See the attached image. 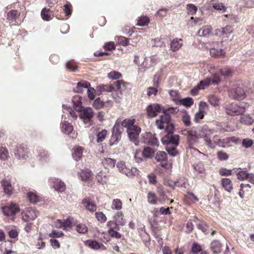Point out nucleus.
Wrapping results in <instances>:
<instances>
[{"label": "nucleus", "instance_id": "4", "mask_svg": "<svg viewBox=\"0 0 254 254\" xmlns=\"http://www.w3.org/2000/svg\"><path fill=\"white\" fill-rule=\"evenodd\" d=\"M1 210L4 216L10 217L12 221L15 219L16 214L20 212L19 205L13 202L2 207Z\"/></svg>", "mask_w": 254, "mask_h": 254}, {"label": "nucleus", "instance_id": "37", "mask_svg": "<svg viewBox=\"0 0 254 254\" xmlns=\"http://www.w3.org/2000/svg\"><path fill=\"white\" fill-rule=\"evenodd\" d=\"M154 152L155 151L153 149L149 147H146L143 149L141 153L144 158H149L153 157Z\"/></svg>", "mask_w": 254, "mask_h": 254}, {"label": "nucleus", "instance_id": "33", "mask_svg": "<svg viewBox=\"0 0 254 254\" xmlns=\"http://www.w3.org/2000/svg\"><path fill=\"white\" fill-rule=\"evenodd\" d=\"M92 175V173L91 171L89 169L83 170L79 173V176L81 180L83 181H89Z\"/></svg>", "mask_w": 254, "mask_h": 254}, {"label": "nucleus", "instance_id": "13", "mask_svg": "<svg viewBox=\"0 0 254 254\" xmlns=\"http://www.w3.org/2000/svg\"><path fill=\"white\" fill-rule=\"evenodd\" d=\"M81 112L79 115L80 118L85 123L89 122L94 115L92 109L90 107H87L82 111L81 110Z\"/></svg>", "mask_w": 254, "mask_h": 254}, {"label": "nucleus", "instance_id": "26", "mask_svg": "<svg viewBox=\"0 0 254 254\" xmlns=\"http://www.w3.org/2000/svg\"><path fill=\"white\" fill-rule=\"evenodd\" d=\"M205 103H201L200 106L201 107L199 108V110L197 113L195 114L194 117V121L198 123L202 120L205 114L204 109L203 108V106H206Z\"/></svg>", "mask_w": 254, "mask_h": 254}, {"label": "nucleus", "instance_id": "48", "mask_svg": "<svg viewBox=\"0 0 254 254\" xmlns=\"http://www.w3.org/2000/svg\"><path fill=\"white\" fill-rule=\"evenodd\" d=\"M166 150L168 153L172 156H175L178 154L176 146L175 145H166Z\"/></svg>", "mask_w": 254, "mask_h": 254}, {"label": "nucleus", "instance_id": "15", "mask_svg": "<svg viewBox=\"0 0 254 254\" xmlns=\"http://www.w3.org/2000/svg\"><path fill=\"white\" fill-rule=\"evenodd\" d=\"M167 156V154L164 151H159L157 152L155 157V160L158 162H160L161 166L165 168H169V164L166 162Z\"/></svg>", "mask_w": 254, "mask_h": 254}, {"label": "nucleus", "instance_id": "11", "mask_svg": "<svg viewBox=\"0 0 254 254\" xmlns=\"http://www.w3.org/2000/svg\"><path fill=\"white\" fill-rule=\"evenodd\" d=\"M237 139L235 137H227L222 139H219L216 141L213 139V142L218 146L223 148H226L232 145V144L236 143Z\"/></svg>", "mask_w": 254, "mask_h": 254}, {"label": "nucleus", "instance_id": "23", "mask_svg": "<svg viewBox=\"0 0 254 254\" xmlns=\"http://www.w3.org/2000/svg\"><path fill=\"white\" fill-rule=\"evenodd\" d=\"M73 103V108L77 112H80L82 110L81 98L79 96H75L72 100Z\"/></svg>", "mask_w": 254, "mask_h": 254}, {"label": "nucleus", "instance_id": "43", "mask_svg": "<svg viewBox=\"0 0 254 254\" xmlns=\"http://www.w3.org/2000/svg\"><path fill=\"white\" fill-rule=\"evenodd\" d=\"M212 7L217 10L222 11V12H226L227 10V7L222 2H215L212 4Z\"/></svg>", "mask_w": 254, "mask_h": 254}, {"label": "nucleus", "instance_id": "47", "mask_svg": "<svg viewBox=\"0 0 254 254\" xmlns=\"http://www.w3.org/2000/svg\"><path fill=\"white\" fill-rule=\"evenodd\" d=\"M180 104L188 107H190L193 104V101L191 98H185L180 100Z\"/></svg>", "mask_w": 254, "mask_h": 254}, {"label": "nucleus", "instance_id": "31", "mask_svg": "<svg viewBox=\"0 0 254 254\" xmlns=\"http://www.w3.org/2000/svg\"><path fill=\"white\" fill-rule=\"evenodd\" d=\"M134 119H126L121 123V125L122 127H126L127 130H128V129L136 127V126L134 125Z\"/></svg>", "mask_w": 254, "mask_h": 254}, {"label": "nucleus", "instance_id": "59", "mask_svg": "<svg viewBox=\"0 0 254 254\" xmlns=\"http://www.w3.org/2000/svg\"><path fill=\"white\" fill-rule=\"evenodd\" d=\"M106 176V173L105 172H103L102 171H100L96 176V179L98 183L101 184L102 185H104L106 183V181L103 179V177H105Z\"/></svg>", "mask_w": 254, "mask_h": 254}, {"label": "nucleus", "instance_id": "34", "mask_svg": "<svg viewBox=\"0 0 254 254\" xmlns=\"http://www.w3.org/2000/svg\"><path fill=\"white\" fill-rule=\"evenodd\" d=\"M74 152L72 154V156L74 160L78 161L79 160L82 155L83 149L81 146H76L73 148Z\"/></svg>", "mask_w": 254, "mask_h": 254}, {"label": "nucleus", "instance_id": "62", "mask_svg": "<svg viewBox=\"0 0 254 254\" xmlns=\"http://www.w3.org/2000/svg\"><path fill=\"white\" fill-rule=\"evenodd\" d=\"M7 150L3 147H0V159L1 160H5L8 157Z\"/></svg>", "mask_w": 254, "mask_h": 254}, {"label": "nucleus", "instance_id": "12", "mask_svg": "<svg viewBox=\"0 0 254 254\" xmlns=\"http://www.w3.org/2000/svg\"><path fill=\"white\" fill-rule=\"evenodd\" d=\"M162 110L161 107L158 104H151L146 108L147 114L149 117H155Z\"/></svg>", "mask_w": 254, "mask_h": 254}, {"label": "nucleus", "instance_id": "30", "mask_svg": "<svg viewBox=\"0 0 254 254\" xmlns=\"http://www.w3.org/2000/svg\"><path fill=\"white\" fill-rule=\"evenodd\" d=\"M90 86V83L86 81L79 82L77 83L76 88L74 89V91L77 93L82 92V88H89Z\"/></svg>", "mask_w": 254, "mask_h": 254}, {"label": "nucleus", "instance_id": "41", "mask_svg": "<svg viewBox=\"0 0 254 254\" xmlns=\"http://www.w3.org/2000/svg\"><path fill=\"white\" fill-rule=\"evenodd\" d=\"M20 13L17 10H11L9 11L7 14V18L9 21H15Z\"/></svg>", "mask_w": 254, "mask_h": 254}, {"label": "nucleus", "instance_id": "46", "mask_svg": "<svg viewBox=\"0 0 254 254\" xmlns=\"http://www.w3.org/2000/svg\"><path fill=\"white\" fill-rule=\"evenodd\" d=\"M211 134V131L209 130L205 134L204 136V140L205 142L206 145L210 148H213L214 146L211 142V140L209 135Z\"/></svg>", "mask_w": 254, "mask_h": 254}, {"label": "nucleus", "instance_id": "7", "mask_svg": "<svg viewBox=\"0 0 254 254\" xmlns=\"http://www.w3.org/2000/svg\"><path fill=\"white\" fill-rule=\"evenodd\" d=\"M233 30L232 26L227 25L224 27L216 29L214 31V34L222 38H228L233 33Z\"/></svg>", "mask_w": 254, "mask_h": 254}, {"label": "nucleus", "instance_id": "56", "mask_svg": "<svg viewBox=\"0 0 254 254\" xmlns=\"http://www.w3.org/2000/svg\"><path fill=\"white\" fill-rule=\"evenodd\" d=\"M106 135L107 130L106 129H103L99 132L97 135V141L98 142H102L105 139Z\"/></svg>", "mask_w": 254, "mask_h": 254}, {"label": "nucleus", "instance_id": "29", "mask_svg": "<svg viewBox=\"0 0 254 254\" xmlns=\"http://www.w3.org/2000/svg\"><path fill=\"white\" fill-rule=\"evenodd\" d=\"M114 220L115 221L121 226H123L125 224L126 221L124 219V214L122 211H117L114 216Z\"/></svg>", "mask_w": 254, "mask_h": 254}, {"label": "nucleus", "instance_id": "21", "mask_svg": "<svg viewBox=\"0 0 254 254\" xmlns=\"http://www.w3.org/2000/svg\"><path fill=\"white\" fill-rule=\"evenodd\" d=\"M71 219L68 218L64 220V221H62L61 220H58L56 222V226L57 227L63 228L64 230H66V229L71 227Z\"/></svg>", "mask_w": 254, "mask_h": 254}, {"label": "nucleus", "instance_id": "28", "mask_svg": "<svg viewBox=\"0 0 254 254\" xmlns=\"http://www.w3.org/2000/svg\"><path fill=\"white\" fill-rule=\"evenodd\" d=\"M61 129L64 133L69 135L72 131L73 127L70 123L65 121L61 124Z\"/></svg>", "mask_w": 254, "mask_h": 254}, {"label": "nucleus", "instance_id": "55", "mask_svg": "<svg viewBox=\"0 0 254 254\" xmlns=\"http://www.w3.org/2000/svg\"><path fill=\"white\" fill-rule=\"evenodd\" d=\"M117 90L121 93L125 88V83L123 80H117L114 82Z\"/></svg>", "mask_w": 254, "mask_h": 254}, {"label": "nucleus", "instance_id": "39", "mask_svg": "<svg viewBox=\"0 0 254 254\" xmlns=\"http://www.w3.org/2000/svg\"><path fill=\"white\" fill-rule=\"evenodd\" d=\"M221 244L218 241H213L211 243V249L214 254H218L221 252Z\"/></svg>", "mask_w": 254, "mask_h": 254}, {"label": "nucleus", "instance_id": "61", "mask_svg": "<svg viewBox=\"0 0 254 254\" xmlns=\"http://www.w3.org/2000/svg\"><path fill=\"white\" fill-rule=\"evenodd\" d=\"M104 103L99 98L96 99L93 102V106L97 109H100L103 107Z\"/></svg>", "mask_w": 254, "mask_h": 254}, {"label": "nucleus", "instance_id": "18", "mask_svg": "<svg viewBox=\"0 0 254 254\" xmlns=\"http://www.w3.org/2000/svg\"><path fill=\"white\" fill-rule=\"evenodd\" d=\"M82 203L85 208L91 212H94L96 210L97 207L91 199L86 197L82 201Z\"/></svg>", "mask_w": 254, "mask_h": 254}, {"label": "nucleus", "instance_id": "10", "mask_svg": "<svg viewBox=\"0 0 254 254\" xmlns=\"http://www.w3.org/2000/svg\"><path fill=\"white\" fill-rule=\"evenodd\" d=\"M121 138V134L120 130V125L115 124L113 128L112 137L109 141L110 145L112 146L114 144H117L119 142Z\"/></svg>", "mask_w": 254, "mask_h": 254}, {"label": "nucleus", "instance_id": "24", "mask_svg": "<svg viewBox=\"0 0 254 254\" xmlns=\"http://www.w3.org/2000/svg\"><path fill=\"white\" fill-rule=\"evenodd\" d=\"M221 184L227 191L231 192L233 189V184L232 181L228 178H223L221 180Z\"/></svg>", "mask_w": 254, "mask_h": 254}, {"label": "nucleus", "instance_id": "14", "mask_svg": "<svg viewBox=\"0 0 254 254\" xmlns=\"http://www.w3.org/2000/svg\"><path fill=\"white\" fill-rule=\"evenodd\" d=\"M140 128L137 126L127 130L130 140L133 142L135 145L137 144L136 143L137 142V139L140 132Z\"/></svg>", "mask_w": 254, "mask_h": 254}, {"label": "nucleus", "instance_id": "63", "mask_svg": "<svg viewBox=\"0 0 254 254\" xmlns=\"http://www.w3.org/2000/svg\"><path fill=\"white\" fill-rule=\"evenodd\" d=\"M217 156L219 160L221 161H225L229 158V155L223 151H218L217 153Z\"/></svg>", "mask_w": 254, "mask_h": 254}, {"label": "nucleus", "instance_id": "22", "mask_svg": "<svg viewBox=\"0 0 254 254\" xmlns=\"http://www.w3.org/2000/svg\"><path fill=\"white\" fill-rule=\"evenodd\" d=\"M116 161L110 158H104L102 159L101 163L106 169H111L115 167Z\"/></svg>", "mask_w": 254, "mask_h": 254}, {"label": "nucleus", "instance_id": "8", "mask_svg": "<svg viewBox=\"0 0 254 254\" xmlns=\"http://www.w3.org/2000/svg\"><path fill=\"white\" fill-rule=\"evenodd\" d=\"M170 119V116L169 114L164 113L163 115L160 117L159 120H156V124L159 129L163 128L165 127V125H167L166 130H168V129L171 128V126H172V124L169 125Z\"/></svg>", "mask_w": 254, "mask_h": 254}, {"label": "nucleus", "instance_id": "53", "mask_svg": "<svg viewBox=\"0 0 254 254\" xmlns=\"http://www.w3.org/2000/svg\"><path fill=\"white\" fill-rule=\"evenodd\" d=\"M149 19L147 16H142L138 20L137 25L140 26L147 25L149 22Z\"/></svg>", "mask_w": 254, "mask_h": 254}, {"label": "nucleus", "instance_id": "5", "mask_svg": "<svg viewBox=\"0 0 254 254\" xmlns=\"http://www.w3.org/2000/svg\"><path fill=\"white\" fill-rule=\"evenodd\" d=\"M141 141L144 144L152 146L158 147L159 146V141L155 134H152L150 132H145L142 134Z\"/></svg>", "mask_w": 254, "mask_h": 254}, {"label": "nucleus", "instance_id": "54", "mask_svg": "<svg viewBox=\"0 0 254 254\" xmlns=\"http://www.w3.org/2000/svg\"><path fill=\"white\" fill-rule=\"evenodd\" d=\"M72 5L69 2H67L64 6V11L67 16H70L72 13Z\"/></svg>", "mask_w": 254, "mask_h": 254}, {"label": "nucleus", "instance_id": "25", "mask_svg": "<svg viewBox=\"0 0 254 254\" xmlns=\"http://www.w3.org/2000/svg\"><path fill=\"white\" fill-rule=\"evenodd\" d=\"M200 138L199 135L196 134L195 131H192L187 139L190 145H195L199 143Z\"/></svg>", "mask_w": 254, "mask_h": 254}, {"label": "nucleus", "instance_id": "16", "mask_svg": "<svg viewBox=\"0 0 254 254\" xmlns=\"http://www.w3.org/2000/svg\"><path fill=\"white\" fill-rule=\"evenodd\" d=\"M51 182V185L53 187L55 190L59 192H62L65 190L64 183L58 179H52Z\"/></svg>", "mask_w": 254, "mask_h": 254}, {"label": "nucleus", "instance_id": "36", "mask_svg": "<svg viewBox=\"0 0 254 254\" xmlns=\"http://www.w3.org/2000/svg\"><path fill=\"white\" fill-rule=\"evenodd\" d=\"M122 202L120 199H114L112 200L111 208L113 210H120L122 208Z\"/></svg>", "mask_w": 254, "mask_h": 254}, {"label": "nucleus", "instance_id": "32", "mask_svg": "<svg viewBox=\"0 0 254 254\" xmlns=\"http://www.w3.org/2000/svg\"><path fill=\"white\" fill-rule=\"evenodd\" d=\"M38 156L39 160L42 163H44L48 162L49 160V155L47 151L43 150H40Z\"/></svg>", "mask_w": 254, "mask_h": 254}, {"label": "nucleus", "instance_id": "45", "mask_svg": "<svg viewBox=\"0 0 254 254\" xmlns=\"http://www.w3.org/2000/svg\"><path fill=\"white\" fill-rule=\"evenodd\" d=\"M147 201L151 204H157V197L156 194L152 192H149L147 194Z\"/></svg>", "mask_w": 254, "mask_h": 254}, {"label": "nucleus", "instance_id": "20", "mask_svg": "<svg viewBox=\"0 0 254 254\" xmlns=\"http://www.w3.org/2000/svg\"><path fill=\"white\" fill-rule=\"evenodd\" d=\"M183 44L182 39L175 38L170 43V50L173 52L177 51L181 48Z\"/></svg>", "mask_w": 254, "mask_h": 254}, {"label": "nucleus", "instance_id": "19", "mask_svg": "<svg viewBox=\"0 0 254 254\" xmlns=\"http://www.w3.org/2000/svg\"><path fill=\"white\" fill-rule=\"evenodd\" d=\"M1 184L3 187L4 193L8 195H11L13 189L10 182L3 180L1 181Z\"/></svg>", "mask_w": 254, "mask_h": 254}, {"label": "nucleus", "instance_id": "50", "mask_svg": "<svg viewBox=\"0 0 254 254\" xmlns=\"http://www.w3.org/2000/svg\"><path fill=\"white\" fill-rule=\"evenodd\" d=\"M218 72H219L221 75L229 76L232 73V69L229 67H225L221 69H217Z\"/></svg>", "mask_w": 254, "mask_h": 254}, {"label": "nucleus", "instance_id": "40", "mask_svg": "<svg viewBox=\"0 0 254 254\" xmlns=\"http://www.w3.org/2000/svg\"><path fill=\"white\" fill-rule=\"evenodd\" d=\"M97 89L100 92H111L114 87L110 84H101L97 86Z\"/></svg>", "mask_w": 254, "mask_h": 254}, {"label": "nucleus", "instance_id": "51", "mask_svg": "<svg viewBox=\"0 0 254 254\" xmlns=\"http://www.w3.org/2000/svg\"><path fill=\"white\" fill-rule=\"evenodd\" d=\"M182 121L185 126L188 127L190 125L191 122L190 116L187 113H183L182 115Z\"/></svg>", "mask_w": 254, "mask_h": 254}, {"label": "nucleus", "instance_id": "57", "mask_svg": "<svg viewBox=\"0 0 254 254\" xmlns=\"http://www.w3.org/2000/svg\"><path fill=\"white\" fill-rule=\"evenodd\" d=\"M49 9H47L46 8H44L42 9L41 13V17L42 19L46 21H49L51 20V18L50 16L49 15Z\"/></svg>", "mask_w": 254, "mask_h": 254}, {"label": "nucleus", "instance_id": "6", "mask_svg": "<svg viewBox=\"0 0 254 254\" xmlns=\"http://www.w3.org/2000/svg\"><path fill=\"white\" fill-rule=\"evenodd\" d=\"M39 214L38 211L31 208H26L21 213L22 219L25 222H28L34 220Z\"/></svg>", "mask_w": 254, "mask_h": 254}, {"label": "nucleus", "instance_id": "3", "mask_svg": "<svg viewBox=\"0 0 254 254\" xmlns=\"http://www.w3.org/2000/svg\"><path fill=\"white\" fill-rule=\"evenodd\" d=\"M117 167L120 173L125 174L129 178H133L139 174V171L137 168L127 167L125 163L123 161L118 162Z\"/></svg>", "mask_w": 254, "mask_h": 254}, {"label": "nucleus", "instance_id": "42", "mask_svg": "<svg viewBox=\"0 0 254 254\" xmlns=\"http://www.w3.org/2000/svg\"><path fill=\"white\" fill-rule=\"evenodd\" d=\"M27 197L31 203H36L39 201L40 197L35 192L30 191L27 193Z\"/></svg>", "mask_w": 254, "mask_h": 254}, {"label": "nucleus", "instance_id": "49", "mask_svg": "<svg viewBox=\"0 0 254 254\" xmlns=\"http://www.w3.org/2000/svg\"><path fill=\"white\" fill-rule=\"evenodd\" d=\"M208 101L210 104L214 106H218L219 104V99L215 95H210L208 97Z\"/></svg>", "mask_w": 254, "mask_h": 254}, {"label": "nucleus", "instance_id": "35", "mask_svg": "<svg viewBox=\"0 0 254 254\" xmlns=\"http://www.w3.org/2000/svg\"><path fill=\"white\" fill-rule=\"evenodd\" d=\"M240 121L243 124L250 125L254 123V119L250 115L247 114L241 117Z\"/></svg>", "mask_w": 254, "mask_h": 254}, {"label": "nucleus", "instance_id": "60", "mask_svg": "<svg viewBox=\"0 0 254 254\" xmlns=\"http://www.w3.org/2000/svg\"><path fill=\"white\" fill-rule=\"evenodd\" d=\"M248 173L245 171H242L237 173V179L241 181L247 180Z\"/></svg>", "mask_w": 254, "mask_h": 254}, {"label": "nucleus", "instance_id": "2", "mask_svg": "<svg viewBox=\"0 0 254 254\" xmlns=\"http://www.w3.org/2000/svg\"><path fill=\"white\" fill-rule=\"evenodd\" d=\"M225 110L226 114L230 116L240 115L246 112L243 103L239 105L235 103L227 104L225 106Z\"/></svg>", "mask_w": 254, "mask_h": 254}, {"label": "nucleus", "instance_id": "9", "mask_svg": "<svg viewBox=\"0 0 254 254\" xmlns=\"http://www.w3.org/2000/svg\"><path fill=\"white\" fill-rule=\"evenodd\" d=\"M229 97L234 100H241L246 97V93L244 89L241 87L232 88L229 93Z\"/></svg>", "mask_w": 254, "mask_h": 254}, {"label": "nucleus", "instance_id": "44", "mask_svg": "<svg viewBox=\"0 0 254 254\" xmlns=\"http://www.w3.org/2000/svg\"><path fill=\"white\" fill-rule=\"evenodd\" d=\"M211 78H207L203 80L200 81L197 84L200 89H204L211 84Z\"/></svg>", "mask_w": 254, "mask_h": 254}, {"label": "nucleus", "instance_id": "38", "mask_svg": "<svg viewBox=\"0 0 254 254\" xmlns=\"http://www.w3.org/2000/svg\"><path fill=\"white\" fill-rule=\"evenodd\" d=\"M210 54L212 57H220L225 55V52L222 49L212 48L210 50Z\"/></svg>", "mask_w": 254, "mask_h": 254}, {"label": "nucleus", "instance_id": "58", "mask_svg": "<svg viewBox=\"0 0 254 254\" xmlns=\"http://www.w3.org/2000/svg\"><path fill=\"white\" fill-rule=\"evenodd\" d=\"M76 231L79 233L85 234L88 231V228L85 224L80 223L76 226Z\"/></svg>", "mask_w": 254, "mask_h": 254}, {"label": "nucleus", "instance_id": "52", "mask_svg": "<svg viewBox=\"0 0 254 254\" xmlns=\"http://www.w3.org/2000/svg\"><path fill=\"white\" fill-rule=\"evenodd\" d=\"M96 218L100 223H104L107 221L106 215L102 212H97L95 214Z\"/></svg>", "mask_w": 254, "mask_h": 254}, {"label": "nucleus", "instance_id": "17", "mask_svg": "<svg viewBox=\"0 0 254 254\" xmlns=\"http://www.w3.org/2000/svg\"><path fill=\"white\" fill-rule=\"evenodd\" d=\"M29 151L23 146H19L15 150L14 154L19 159H25L28 157Z\"/></svg>", "mask_w": 254, "mask_h": 254}, {"label": "nucleus", "instance_id": "64", "mask_svg": "<svg viewBox=\"0 0 254 254\" xmlns=\"http://www.w3.org/2000/svg\"><path fill=\"white\" fill-rule=\"evenodd\" d=\"M121 76V74L116 71H112L108 74V77L112 79H117L120 78Z\"/></svg>", "mask_w": 254, "mask_h": 254}, {"label": "nucleus", "instance_id": "27", "mask_svg": "<svg viewBox=\"0 0 254 254\" xmlns=\"http://www.w3.org/2000/svg\"><path fill=\"white\" fill-rule=\"evenodd\" d=\"M212 31L211 26L210 25H205L200 28L197 35L200 37H206L209 35Z\"/></svg>", "mask_w": 254, "mask_h": 254}, {"label": "nucleus", "instance_id": "1", "mask_svg": "<svg viewBox=\"0 0 254 254\" xmlns=\"http://www.w3.org/2000/svg\"><path fill=\"white\" fill-rule=\"evenodd\" d=\"M174 127L171 126V128L166 130L167 134L161 139L162 143L165 145L178 146L179 144V136L173 133Z\"/></svg>", "mask_w": 254, "mask_h": 254}]
</instances>
